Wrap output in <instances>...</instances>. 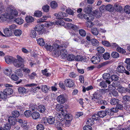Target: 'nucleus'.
I'll return each instance as SVG.
<instances>
[{"label": "nucleus", "mask_w": 130, "mask_h": 130, "mask_svg": "<svg viewBox=\"0 0 130 130\" xmlns=\"http://www.w3.org/2000/svg\"><path fill=\"white\" fill-rule=\"evenodd\" d=\"M111 56L113 58H117L119 56V54L117 52H114L111 54Z\"/></svg>", "instance_id": "49"}, {"label": "nucleus", "mask_w": 130, "mask_h": 130, "mask_svg": "<svg viewBox=\"0 0 130 130\" xmlns=\"http://www.w3.org/2000/svg\"><path fill=\"white\" fill-rule=\"evenodd\" d=\"M110 57V54L107 53H105L103 55V58L105 60H107L109 59Z\"/></svg>", "instance_id": "59"}, {"label": "nucleus", "mask_w": 130, "mask_h": 130, "mask_svg": "<svg viewBox=\"0 0 130 130\" xmlns=\"http://www.w3.org/2000/svg\"><path fill=\"white\" fill-rule=\"evenodd\" d=\"M68 44V43L67 42H66L64 44H61L60 46L56 43L53 44V51L55 55H58L61 48H63V47L66 48Z\"/></svg>", "instance_id": "3"}, {"label": "nucleus", "mask_w": 130, "mask_h": 130, "mask_svg": "<svg viewBox=\"0 0 130 130\" xmlns=\"http://www.w3.org/2000/svg\"><path fill=\"white\" fill-rule=\"evenodd\" d=\"M41 89L43 92L46 93L48 92L49 89L47 86L45 85H42L41 86Z\"/></svg>", "instance_id": "46"}, {"label": "nucleus", "mask_w": 130, "mask_h": 130, "mask_svg": "<svg viewBox=\"0 0 130 130\" xmlns=\"http://www.w3.org/2000/svg\"><path fill=\"white\" fill-rule=\"evenodd\" d=\"M71 122L64 120L61 121L62 126L64 127H68L71 124Z\"/></svg>", "instance_id": "15"}, {"label": "nucleus", "mask_w": 130, "mask_h": 130, "mask_svg": "<svg viewBox=\"0 0 130 130\" xmlns=\"http://www.w3.org/2000/svg\"><path fill=\"white\" fill-rule=\"evenodd\" d=\"M113 9L114 10H115L117 11H120L122 10V6L117 4L114 5L113 6Z\"/></svg>", "instance_id": "22"}, {"label": "nucleus", "mask_w": 130, "mask_h": 130, "mask_svg": "<svg viewBox=\"0 0 130 130\" xmlns=\"http://www.w3.org/2000/svg\"><path fill=\"white\" fill-rule=\"evenodd\" d=\"M106 83H107L109 84H110V82L108 80H106V82L103 81L100 83V85L102 87L106 88L107 87V85Z\"/></svg>", "instance_id": "20"}, {"label": "nucleus", "mask_w": 130, "mask_h": 130, "mask_svg": "<svg viewBox=\"0 0 130 130\" xmlns=\"http://www.w3.org/2000/svg\"><path fill=\"white\" fill-rule=\"evenodd\" d=\"M15 59L14 58L10 56H7L5 57L6 62L9 64L13 63Z\"/></svg>", "instance_id": "7"}, {"label": "nucleus", "mask_w": 130, "mask_h": 130, "mask_svg": "<svg viewBox=\"0 0 130 130\" xmlns=\"http://www.w3.org/2000/svg\"><path fill=\"white\" fill-rule=\"evenodd\" d=\"M117 51L118 52L122 53H125L126 52V51L124 49L120 47H117Z\"/></svg>", "instance_id": "53"}, {"label": "nucleus", "mask_w": 130, "mask_h": 130, "mask_svg": "<svg viewBox=\"0 0 130 130\" xmlns=\"http://www.w3.org/2000/svg\"><path fill=\"white\" fill-rule=\"evenodd\" d=\"M91 62L94 64L98 63L100 61L99 57L97 56L93 57L91 59Z\"/></svg>", "instance_id": "10"}, {"label": "nucleus", "mask_w": 130, "mask_h": 130, "mask_svg": "<svg viewBox=\"0 0 130 130\" xmlns=\"http://www.w3.org/2000/svg\"><path fill=\"white\" fill-rule=\"evenodd\" d=\"M118 71L121 73H123L124 70H125V68L122 65H119L117 68Z\"/></svg>", "instance_id": "31"}, {"label": "nucleus", "mask_w": 130, "mask_h": 130, "mask_svg": "<svg viewBox=\"0 0 130 130\" xmlns=\"http://www.w3.org/2000/svg\"><path fill=\"white\" fill-rule=\"evenodd\" d=\"M4 92L7 96L12 94L13 92V91L12 88H7L4 91Z\"/></svg>", "instance_id": "13"}, {"label": "nucleus", "mask_w": 130, "mask_h": 130, "mask_svg": "<svg viewBox=\"0 0 130 130\" xmlns=\"http://www.w3.org/2000/svg\"><path fill=\"white\" fill-rule=\"evenodd\" d=\"M19 116V113L17 111H14L12 112V115L11 116H13V117L16 118L18 117Z\"/></svg>", "instance_id": "44"}, {"label": "nucleus", "mask_w": 130, "mask_h": 130, "mask_svg": "<svg viewBox=\"0 0 130 130\" xmlns=\"http://www.w3.org/2000/svg\"><path fill=\"white\" fill-rule=\"evenodd\" d=\"M7 96L4 93L0 91V99L2 98V99H6L7 98Z\"/></svg>", "instance_id": "58"}, {"label": "nucleus", "mask_w": 130, "mask_h": 130, "mask_svg": "<svg viewBox=\"0 0 130 130\" xmlns=\"http://www.w3.org/2000/svg\"><path fill=\"white\" fill-rule=\"evenodd\" d=\"M102 96L99 93H96L93 94L92 96V99L94 100V101L100 104L106 105L107 102L105 100L102 99Z\"/></svg>", "instance_id": "1"}, {"label": "nucleus", "mask_w": 130, "mask_h": 130, "mask_svg": "<svg viewBox=\"0 0 130 130\" xmlns=\"http://www.w3.org/2000/svg\"><path fill=\"white\" fill-rule=\"evenodd\" d=\"M29 108L30 110L32 111L36 110L38 109L37 108V106L34 104H31L30 105Z\"/></svg>", "instance_id": "43"}, {"label": "nucleus", "mask_w": 130, "mask_h": 130, "mask_svg": "<svg viewBox=\"0 0 130 130\" xmlns=\"http://www.w3.org/2000/svg\"><path fill=\"white\" fill-rule=\"evenodd\" d=\"M4 72L5 74L10 77V76H11V74L12 73V71L10 69H6L4 70Z\"/></svg>", "instance_id": "42"}, {"label": "nucleus", "mask_w": 130, "mask_h": 130, "mask_svg": "<svg viewBox=\"0 0 130 130\" xmlns=\"http://www.w3.org/2000/svg\"><path fill=\"white\" fill-rule=\"evenodd\" d=\"M45 48L48 51L50 52L53 51V46L51 45L50 44H46L45 45Z\"/></svg>", "instance_id": "40"}, {"label": "nucleus", "mask_w": 130, "mask_h": 130, "mask_svg": "<svg viewBox=\"0 0 130 130\" xmlns=\"http://www.w3.org/2000/svg\"><path fill=\"white\" fill-rule=\"evenodd\" d=\"M91 42L92 45L94 46H98L99 45V41L95 39H92Z\"/></svg>", "instance_id": "32"}, {"label": "nucleus", "mask_w": 130, "mask_h": 130, "mask_svg": "<svg viewBox=\"0 0 130 130\" xmlns=\"http://www.w3.org/2000/svg\"><path fill=\"white\" fill-rule=\"evenodd\" d=\"M75 60L77 61H82L84 62L85 61L84 59V57L80 56L77 55V56L75 57Z\"/></svg>", "instance_id": "23"}, {"label": "nucleus", "mask_w": 130, "mask_h": 130, "mask_svg": "<svg viewBox=\"0 0 130 130\" xmlns=\"http://www.w3.org/2000/svg\"><path fill=\"white\" fill-rule=\"evenodd\" d=\"M47 122L50 124H53L55 122V118L52 116H50L47 118Z\"/></svg>", "instance_id": "18"}, {"label": "nucleus", "mask_w": 130, "mask_h": 130, "mask_svg": "<svg viewBox=\"0 0 130 130\" xmlns=\"http://www.w3.org/2000/svg\"><path fill=\"white\" fill-rule=\"evenodd\" d=\"M66 57L67 58V59L69 61L73 60L75 58V56L72 54H68Z\"/></svg>", "instance_id": "35"}, {"label": "nucleus", "mask_w": 130, "mask_h": 130, "mask_svg": "<svg viewBox=\"0 0 130 130\" xmlns=\"http://www.w3.org/2000/svg\"><path fill=\"white\" fill-rule=\"evenodd\" d=\"M106 9L110 12L114 10L113 7L111 5H108L106 6Z\"/></svg>", "instance_id": "37"}, {"label": "nucleus", "mask_w": 130, "mask_h": 130, "mask_svg": "<svg viewBox=\"0 0 130 130\" xmlns=\"http://www.w3.org/2000/svg\"><path fill=\"white\" fill-rule=\"evenodd\" d=\"M92 33L94 35H97L99 34V30L96 28H93L91 30Z\"/></svg>", "instance_id": "38"}, {"label": "nucleus", "mask_w": 130, "mask_h": 130, "mask_svg": "<svg viewBox=\"0 0 130 130\" xmlns=\"http://www.w3.org/2000/svg\"><path fill=\"white\" fill-rule=\"evenodd\" d=\"M64 120L71 122L73 118V116L72 115L70 114H67L64 115Z\"/></svg>", "instance_id": "16"}, {"label": "nucleus", "mask_w": 130, "mask_h": 130, "mask_svg": "<svg viewBox=\"0 0 130 130\" xmlns=\"http://www.w3.org/2000/svg\"><path fill=\"white\" fill-rule=\"evenodd\" d=\"M25 20L26 22L28 23L32 22L34 21L33 18L29 16H27L25 18Z\"/></svg>", "instance_id": "36"}, {"label": "nucleus", "mask_w": 130, "mask_h": 130, "mask_svg": "<svg viewBox=\"0 0 130 130\" xmlns=\"http://www.w3.org/2000/svg\"><path fill=\"white\" fill-rule=\"evenodd\" d=\"M18 90L19 93L20 94H23L26 92V89L23 87L18 88Z\"/></svg>", "instance_id": "19"}, {"label": "nucleus", "mask_w": 130, "mask_h": 130, "mask_svg": "<svg viewBox=\"0 0 130 130\" xmlns=\"http://www.w3.org/2000/svg\"><path fill=\"white\" fill-rule=\"evenodd\" d=\"M92 118L94 120H99L100 119V117L98 115V114H95L93 115L92 117Z\"/></svg>", "instance_id": "61"}, {"label": "nucleus", "mask_w": 130, "mask_h": 130, "mask_svg": "<svg viewBox=\"0 0 130 130\" xmlns=\"http://www.w3.org/2000/svg\"><path fill=\"white\" fill-rule=\"evenodd\" d=\"M7 13L9 17V19H12L18 15V12L15 9H13V7L10 6L6 10Z\"/></svg>", "instance_id": "2"}, {"label": "nucleus", "mask_w": 130, "mask_h": 130, "mask_svg": "<svg viewBox=\"0 0 130 130\" xmlns=\"http://www.w3.org/2000/svg\"><path fill=\"white\" fill-rule=\"evenodd\" d=\"M93 119L92 118H91L88 119L86 122L87 124H88L89 125H92L94 123Z\"/></svg>", "instance_id": "54"}, {"label": "nucleus", "mask_w": 130, "mask_h": 130, "mask_svg": "<svg viewBox=\"0 0 130 130\" xmlns=\"http://www.w3.org/2000/svg\"><path fill=\"white\" fill-rule=\"evenodd\" d=\"M15 22L18 24L21 25L23 23V20L21 18H18L15 20Z\"/></svg>", "instance_id": "39"}, {"label": "nucleus", "mask_w": 130, "mask_h": 130, "mask_svg": "<svg viewBox=\"0 0 130 130\" xmlns=\"http://www.w3.org/2000/svg\"><path fill=\"white\" fill-rule=\"evenodd\" d=\"M56 109L58 111L60 112H65V111L63 110V106L60 104H57L56 107Z\"/></svg>", "instance_id": "17"}, {"label": "nucleus", "mask_w": 130, "mask_h": 130, "mask_svg": "<svg viewBox=\"0 0 130 130\" xmlns=\"http://www.w3.org/2000/svg\"><path fill=\"white\" fill-rule=\"evenodd\" d=\"M18 59H15L13 64L14 66L17 68L22 67L24 66L23 60L19 56H17Z\"/></svg>", "instance_id": "4"}, {"label": "nucleus", "mask_w": 130, "mask_h": 130, "mask_svg": "<svg viewBox=\"0 0 130 130\" xmlns=\"http://www.w3.org/2000/svg\"><path fill=\"white\" fill-rule=\"evenodd\" d=\"M79 33L80 35L83 37H84L86 35L85 31L83 29H81L79 30Z\"/></svg>", "instance_id": "56"}, {"label": "nucleus", "mask_w": 130, "mask_h": 130, "mask_svg": "<svg viewBox=\"0 0 130 130\" xmlns=\"http://www.w3.org/2000/svg\"><path fill=\"white\" fill-rule=\"evenodd\" d=\"M31 112L30 110H27L24 112V114L26 117H28L31 115Z\"/></svg>", "instance_id": "63"}, {"label": "nucleus", "mask_w": 130, "mask_h": 130, "mask_svg": "<svg viewBox=\"0 0 130 130\" xmlns=\"http://www.w3.org/2000/svg\"><path fill=\"white\" fill-rule=\"evenodd\" d=\"M67 14L65 13L62 12H59L57 13H56L54 14V15L56 17H65L67 16Z\"/></svg>", "instance_id": "41"}, {"label": "nucleus", "mask_w": 130, "mask_h": 130, "mask_svg": "<svg viewBox=\"0 0 130 130\" xmlns=\"http://www.w3.org/2000/svg\"><path fill=\"white\" fill-rule=\"evenodd\" d=\"M37 130H43L44 127L43 125L39 124L37 125Z\"/></svg>", "instance_id": "62"}, {"label": "nucleus", "mask_w": 130, "mask_h": 130, "mask_svg": "<svg viewBox=\"0 0 130 130\" xmlns=\"http://www.w3.org/2000/svg\"><path fill=\"white\" fill-rule=\"evenodd\" d=\"M97 50L100 53H104L105 51L104 49L102 47H99L97 48Z\"/></svg>", "instance_id": "55"}, {"label": "nucleus", "mask_w": 130, "mask_h": 130, "mask_svg": "<svg viewBox=\"0 0 130 130\" xmlns=\"http://www.w3.org/2000/svg\"><path fill=\"white\" fill-rule=\"evenodd\" d=\"M87 27L91 28L93 26V24L91 21H88L86 23Z\"/></svg>", "instance_id": "48"}, {"label": "nucleus", "mask_w": 130, "mask_h": 130, "mask_svg": "<svg viewBox=\"0 0 130 130\" xmlns=\"http://www.w3.org/2000/svg\"><path fill=\"white\" fill-rule=\"evenodd\" d=\"M57 4L55 1H53L51 3V7L53 8L54 9L57 7Z\"/></svg>", "instance_id": "52"}, {"label": "nucleus", "mask_w": 130, "mask_h": 130, "mask_svg": "<svg viewBox=\"0 0 130 130\" xmlns=\"http://www.w3.org/2000/svg\"><path fill=\"white\" fill-rule=\"evenodd\" d=\"M124 10L126 13H130V6L128 5L126 6L125 7Z\"/></svg>", "instance_id": "50"}, {"label": "nucleus", "mask_w": 130, "mask_h": 130, "mask_svg": "<svg viewBox=\"0 0 130 130\" xmlns=\"http://www.w3.org/2000/svg\"><path fill=\"white\" fill-rule=\"evenodd\" d=\"M4 31L5 36H10L12 34V31L9 28H5Z\"/></svg>", "instance_id": "12"}, {"label": "nucleus", "mask_w": 130, "mask_h": 130, "mask_svg": "<svg viewBox=\"0 0 130 130\" xmlns=\"http://www.w3.org/2000/svg\"><path fill=\"white\" fill-rule=\"evenodd\" d=\"M22 31L19 29H16L14 31L13 33L14 35L17 36H20L22 34Z\"/></svg>", "instance_id": "34"}, {"label": "nucleus", "mask_w": 130, "mask_h": 130, "mask_svg": "<svg viewBox=\"0 0 130 130\" xmlns=\"http://www.w3.org/2000/svg\"><path fill=\"white\" fill-rule=\"evenodd\" d=\"M8 121L10 124L12 125H14L17 122L16 118L13 116H10L9 117Z\"/></svg>", "instance_id": "8"}, {"label": "nucleus", "mask_w": 130, "mask_h": 130, "mask_svg": "<svg viewBox=\"0 0 130 130\" xmlns=\"http://www.w3.org/2000/svg\"><path fill=\"white\" fill-rule=\"evenodd\" d=\"M57 101L59 103L62 104L64 103L66 101V99L64 95L61 94L57 96Z\"/></svg>", "instance_id": "6"}, {"label": "nucleus", "mask_w": 130, "mask_h": 130, "mask_svg": "<svg viewBox=\"0 0 130 130\" xmlns=\"http://www.w3.org/2000/svg\"><path fill=\"white\" fill-rule=\"evenodd\" d=\"M91 11V7L89 5L88 6L86 7L84 9V12L87 14H89Z\"/></svg>", "instance_id": "29"}, {"label": "nucleus", "mask_w": 130, "mask_h": 130, "mask_svg": "<svg viewBox=\"0 0 130 130\" xmlns=\"http://www.w3.org/2000/svg\"><path fill=\"white\" fill-rule=\"evenodd\" d=\"M64 84L66 87L71 88L74 86L75 83L72 79H67L64 81Z\"/></svg>", "instance_id": "5"}, {"label": "nucleus", "mask_w": 130, "mask_h": 130, "mask_svg": "<svg viewBox=\"0 0 130 130\" xmlns=\"http://www.w3.org/2000/svg\"><path fill=\"white\" fill-rule=\"evenodd\" d=\"M63 112H61V114L59 113L57 115V120L59 121H61V120L63 121V118L64 117V116L65 113Z\"/></svg>", "instance_id": "27"}, {"label": "nucleus", "mask_w": 130, "mask_h": 130, "mask_svg": "<svg viewBox=\"0 0 130 130\" xmlns=\"http://www.w3.org/2000/svg\"><path fill=\"white\" fill-rule=\"evenodd\" d=\"M119 100L118 99H112L110 101V103L112 105L117 104L119 103Z\"/></svg>", "instance_id": "33"}, {"label": "nucleus", "mask_w": 130, "mask_h": 130, "mask_svg": "<svg viewBox=\"0 0 130 130\" xmlns=\"http://www.w3.org/2000/svg\"><path fill=\"white\" fill-rule=\"evenodd\" d=\"M56 23L57 25L63 26L65 25L64 21L62 20H58L56 22Z\"/></svg>", "instance_id": "51"}, {"label": "nucleus", "mask_w": 130, "mask_h": 130, "mask_svg": "<svg viewBox=\"0 0 130 130\" xmlns=\"http://www.w3.org/2000/svg\"><path fill=\"white\" fill-rule=\"evenodd\" d=\"M98 115L100 118H103L106 115V113L105 111H100L98 112Z\"/></svg>", "instance_id": "47"}, {"label": "nucleus", "mask_w": 130, "mask_h": 130, "mask_svg": "<svg viewBox=\"0 0 130 130\" xmlns=\"http://www.w3.org/2000/svg\"><path fill=\"white\" fill-rule=\"evenodd\" d=\"M44 26V25L43 24H38L35 26V30L38 32V31H41L43 29Z\"/></svg>", "instance_id": "14"}, {"label": "nucleus", "mask_w": 130, "mask_h": 130, "mask_svg": "<svg viewBox=\"0 0 130 130\" xmlns=\"http://www.w3.org/2000/svg\"><path fill=\"white\" fill-rule=\"evenodd\" d=\"M49 6L46 5L43 6L42 7V9L44 11L47 12H48L49 10Z\"/></svg>", "instance_id": "57"}, {"label": "nucleus", "mask_w": 130, "mask_h": 130, "mask_svg": "<svg viewBox=\"0 0 130 130\" xmlns=\"http://www.w3.org/2000/svg\"><path fill=\"white\" fill-rule=\"evenodd\" d=\"M42 15V13L41 11H36L34 13V15L36 17H40Z\"/></svg>", "instance_id": "45"}, {"label": "nucleus", "mask_w": 130, "mask_h": 130, "mask_svg": "<svg viewBox=\"0 0 130 130\" xmlns=\"http://www.w3.org/2000/svg\"><path fill=\"white\" fill-rule=\"evenodd\" d=\"M15 73L17 75L20 77H21L23 75L20 69H18L16 70Z\"/></svg>", "instance_id": "60"}, {"label": "nucleus", "mask_w": 130, "mask_h": 130, "mask_svg": "<svg viewBox=\"0 0 130 130\" xmlns=\"http://www.w3.org/2000/svg\"><path fill=\"white\" fill-rule=\"evenodd\" d=\"M63 47V48L61 49L59 53L63 58H66L67 56V51L64 49L66 48Z\"/></svg>", "instance_id": "9"}, {"label": "nucleus", "mask_w": 130, "mask_h": 130, "mask_svg": "<svg viewBox=\"0 0 130 130\" xmlns=\"http://www.w3.org/2000/svg\"><path fill=\"white\" fill-rule=\"evenodd\" d=\"M29 78L31 79H34L35 77H37V74L35 72H33L29 75Z\"/></svg>", "instance_id": "64"}, {"label": "nucleus", "mask_w": 130, "mask_h": 130, "mask_svg": "<svg viewBox=\"0 0 130 130\" xmlns=\"http://www.w3.org/2000/svg\"><path fill=\"white\" fill-rule=\"evenodd\" d=\"M21 126L22 127L25 128V129H27L29 128V126L27 125V121H24L23 123L21 124Z\"/></svg>", "instance_id": "30"}, {"label": "nucleus", "mask_w": 130, "mask_h": 130, "mask_svg": "<svg viewBox=\"0 0 130 130\" xmlns=\"http://www.w3.org/2000/svg\"><path fill=\"white\" fill-rule=\"evenodd\" d=\"M93 13L94 15L97 18H99L102 14V12L101 11H99L96 10L93 11Z\"/></svg>", "instance_id": "26"}, {"label": "nucleus", "mask_w": 130, "mask_h": 130, "mask_svg": "<svg viewBox=\"0 0 130 130\" xmlns=\"http://www.w3.org/2000/svg\"><path fill=\"white\" fill-rule=\"evenodd\" d=\"M9 17L7 15V13L5 14L0 15V22H2L6 21L7 19H9Z\"/></svg>", "instance_id": "11"}, {"label": "nucleus", "mask_w": 130, "mask_h": 130, "mask_svg": "<svg viewBox=\"0 0 130 130\" xmlns=\"http://www.w3.org/2000/svg\"><path fill=\"white\" fill-rule=\"evenodd\" d=\"M37 32L35 30H31L30 32L29 36L32 38H36Z\"/></svg>", "instance_id": "25"}, {"label": "nucleus", "mask_w": 130, "mask_h": 130, "mask_svg": "<svg viewBox=\"0 0 130 130\" xmlns=\"http://www.w3.org/2000/svg\"><path fill=\"white\" fill-rule=\"evenodd\" d=\"M38 44L41 46H43L45 44V42L43 39L40 38L37 40Z\"/></svg>", "instance_id": "24"}, {"label": "nucleus", "mask_w": 130, "mask_h": 130, "mask_svg": "<svg viewBox=\"0 0 130 130\" xmlns=\"http://www.w3.org/2000/svg\"><path fill=\"white\" fill-rule=\"evenodd\" d=\"M40 115L38 112H34L31 114V116L32 118L35 120L38 119L40 117Z\"/></svg>", "instance_id": "21"}, {"label": "nucleus", "mask_w": 130, "mask_h": 130, "mask_svg": "<svg viewBox=\"0 0 130 130\" xmlns=\"http://www.w3.org/2000/svg\"><path fill=\"white\" fill-rule=\"evenodd\" d=\"M37 109L40 112L43 113L45 110V108L43 105H40L38 106Z\"/></svg>", "instance_id": "28"}]
</instances>
